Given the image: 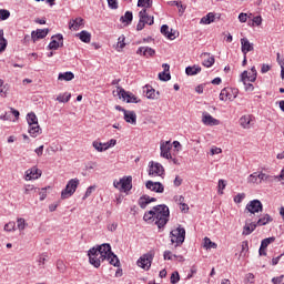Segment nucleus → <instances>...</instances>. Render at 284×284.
<instances>
[{
  "instance_id": "f257e3e1",
  "label": "nucleus",
  "mask_w": 284,
  "mask_h": 284,
  "mask_svg": "<svg viewBox=\"0 0 284 284\" xmlns=\"http://www.w3.org/2000/svg\"><path fill=\"white\" fill-rule=\"evenodd\" d=\"M88 256L89 263L93 265V267H101L103 261H108L113 267H119L121 265V261H119L116 254L112 252V246L108 243L90 248Z\"/></svg>"
},
{
  "instance_id": "f03ea898",
  "label": "nucleus",
  "mask_w": 284,
  "mask_h": 284,
  "mask_svg": "<svg viewBox=\"0 0 284 284\" xmlns=\"http://www.w3.org/2000/svg\"><path fill=\"white\" fill-rule=\"evenodd\" d=\"M143 220L149 223L152 221V223H155L159 230H161L165 227L168 221H170V207L165 204L156 205L153 210L144 214Z\"/></svg>"
},
{
  "instance_id": "7ed1b4c3",
  "label": "nucleus",
  "mask_w": 284,
  "mask_h": 284,
  "mask_svg": "<svg viewBox=\"0 0 284 284\" xmlns=\"http://www.w3.org/2000/svg\"><path fill=\"white\" fill-rule=\"evenodd\" d=\"M27 121L29 124L28 132L30 136H32L33 139H37V136L41 134V126L39 125V119L37 118V114L32 112L28 113Z\"/></svg>"
},
{
  "instance_id": "20e7f679",
  "label": "nucleus",
  "mask_w": 284,
  "mask_h": 284,
  "mask_svg": "<svg viewBox=\"0 0 284 284\" xmlns=\"http://www.w3.org/2000/svg\"><path fill=\"white\" fill-rule=\"evenodd\" d=\"M171 244L174 247H181L185 243V229L179 225L176 229L170 232Z\"/></svg>"
},
{
  "instance_id": "39448f33",
  "label": "nucleus",
  "mask_w": 284,
  "mask_h": 284,
  "mask_svg": "<svg viewBox=\"0 0 284 284\" xmlns=\"http://www.w3.org/2000/svg\"><path fill=\"white\" fill-rule=\"evenodd\" d=\"M113 187L120 192H130L132 190V176H123L120 180L113 181Z\"/></svg>"
},
{
  "instance_id": "423d86ee",
  "label": "nucleus",
  "mask_w": 284,
  "mask_h": 284,
  "mask_svg": "<svg viewBox=\"0 0 284 284\" xmlns=\"http://www.w3.org/2000/svg\"><path fill=\"white\" fill-rule=\"evenodd\" d=\"M152 261H154V252L150 251L143 254L136 262L138 267H141L145 272L150 271L152 267Z\"/></svg>"
},
{
  "instance_id": "0eeeda50",
  "label": "nucleus",
  "mask_w": 284,
  "mask_h": 284,
  "mask_svg": "<svg viewBox=\"0 0 284 284\" xmlns=\"http://www.w3.org/2000/svg\"><path fill=\"white\" fill-rule=\"evenodd\" d=\"M79 187V179H71L67 185L65 189L62 190L61 192V199L65 200V199H70V196H72V194H74L77 192V189Z\"/></svg>"
},
{
  "instance_id": "6e6552de",
  "label": "nucleus",
  "mask_w": 284,
  "mask_h": 284,
  "mask_svg": "<svg viewBox=\"0 0 284 284\" xmlns=\"http://www.w3.org/2000/svg\"><path fill=\"white\" fill-rule=\"evenodd\" d=\"M116 92H118L119 99L126 101V103H139V100H136L134 94L125 91V89L121 87H116Z\"/></svg>"
},
{
  "instance_id": "1a4fd4ad",
  "label": "nucleus",
  "mask_w": 284,
  "mask_h": 284,
  "mask_svg": "<svg viewBox=\"0 0 284 284\" xmlns=\"http://www.w3.org/2000/svg\"><path fill=\"white\" fill-rule=\"evenodd\" d=\"M165 174V169L159 162H151L149 169V176H163Z\"/></svg>"
},
{
  "instance_id": "9d476101",
  "label": "nucleus",
  "mask_w": 284,
  "mask_h": 284,
  "mask_svg": "<svg viewBox=\"0 0 284 284\" xmlns=\"http://www.w3.org/2000/svg\"><path fill=\"white\" fill-rule=\"evenodd\" d=\"M146 190H151V192H156V194H163L165 192V186L161 182L146 181L145 183Z\"/></svg>"
},
{
  "instance_id": "9b49d317",
  "label": "nucleus",
  "mask_w": 284,
  "mask_h": 284,
  "mask_svg": "<svg viewBox=\"0 0 284 284\" xmlns=\"http://www.w3.org/2000/svg\"><path fill=\"white\" fill-rule=\"evenodd\" d=\"M171 150H172V143L170 141L161 142L160 156H162V159H172V153H170Z\"/></svg>"
},
{
  "instance_id": "f8f14e48",
  "label": "nucleus",
  "mask_w": 284,
  "mask_h": 284,
  "mask_svg": "<svg viewBox=\"0 0 284 284\" xmlns=\"http://www.w3.org/2000/svg\"><path fill=\"white\" fill-rule=\"evenodd\" d=\"M246 210L251 214H256L258 212H263V203L260 200H252L246 204Z\"/></svg>"
},
{
  "instance_id": "ddd939ff",
  "label": "nucleus",
  "mask_w": 284,
  "mask_h": 284,
  "mask_svg": "<svg viewBox=\"0 0 284 284\" xmlns=\"http://www.w3.org/2000/svg\"><path fill=\"white\" fill-rule=\"evenodd\" d=\"M51 39L52 40L48 45L50 50H59V48H63V34L58 33L53 36Z\"/></svg>"
},
{
  "instance_id": "4468645a",
  "label": "nucleus",
  "mask_w": 284,
  "mask_h": 284,
  "mask_svg": "<svg viewBox=\"0 0 284 284\" xmlns=\"http://www.w3.org/2000/svg\"><path fill=\"white\" fill-rule=\"evenodd\" d=\"M236 99V93L230 88H224L220 93V101H234Z\"/></svg>"
},
{
  "instance_id": "2eb2a0df",
  "label": "nucleus",
  "mask_w": 284,
  "mask_h": 284,
  "mask_svg": "<svg viewBox=\"0 0 284 284\" xmlns=\"http://www.w3.org/2000/svg\"><path fill=\"white\" fill-rule=\"evenodd\" d=\"M41 170L37 166H33L26 172V181H36V179H41Z\"/></svg>"
},
{
  "instance_id": "dca6fc26",
  "label": "nucleus",
  "mask_w": 284,
  "mask_h": 284,
  "mask_svg": "<svg viewBox=\"0 0 284 284\" xmlns=\"http://www.w3.org/2000/svg\"><path fill=\"white\" fill-rule=\"evenodd\" d=\"M48 32H50V29H37L36 31H32L31 39L33 43H37L39 39H45L48 37Z\"/></svg>"
},
{
  "instance_id": "f3484780",
  "label": "nucleus",
  "mask_w": 284,
  "mask_h": 284,
  "mask_svg": "<svg viewBox=\"0 0 284 284\" xmlns=\"http://www.w3.org/2000/svg\"><path fill=\"white\" fill-rule=\"evenodd\" d=\"M241 50L244 55H247V52H254V43H251L247 38L241 39Z\"/></svg>"
},
{
  "instance_id": "a211bd4d",
  "label": "nucleus",
  "mask_w": 284,
  "mask_h": 284,
  "mask_svg": "<svg viewBox=\"0 0 284 284\" xmlns=\"http://www.w3.org/2000/svg\"><path fill=\"white\" fill-rule=\"evenodd\" d=\"M240 125H242V128L244 130H250V128H252V125H254V116L253 115H243L240 119Z\"/></svg>"
},
{
  "instance_id": "6ab92c4d",
  "label": "nucleus",
  "mask_w": 284,
  "mask_h": 284,
  "mask_svg": "<svg viewBox=\"0 0 284 284\" xmlns=\"http://www.w3.org/2000/svg\"><path fill=\"white\" fill-rule=\"evenodd\" d=\"M202 123H204V125H220L221 121H219L217 119H215L214 116L210 115V113L204 112L202 114Z\"/></svg>"
},
{
  "instance_id": "aec40b11",
  "label": "nucleus",
  "mask_w": 284,
  "mask_h": 284,
  "mask_svg": "<svg viewBox=\"0 0 284 284\" xmlns=\"http://www.w3.org/2000/svg\"><path fill=\"white\" fill-rule=\"evenodd\" d=\"M201 59H202V64L204 65V68H212V65H214V63H215L214 55H212L207 52L202 53Z\"/></svg>"
},
{
  "instance_id": "412c9836",
  "label": "nucleus",
  "mask_w": 284,
  "mask_h": 284,
  "mask_svg": "<svg viewBox=\"0 0 284 284\" xmlns=\"http://www.w3.org/2000/svg\"><path fill=\"white\" fill-rule=\"evenodd\" d=\"M156 197H150V195H143L139 200V205L142 207V210H145L150 203H155Z\"/></svg>"
},
{
  "instance_id": "4be33fe9",
  "label": "nucleus",
  "mask_w": 284,
  "mask_h": 284,
  "mask_svg": "<svg viewBox=\"0 0 284 284\" xmlns=\"http://www.w3.org/2000/svg\"><path fill=\"white\" fill-rule=\"evenodd\" d=\"M136 54H143V57H154L156 54V51L150 47H140L136 51Z\"/></svg>"
},
{
  "instance_id": "5701e85b",
  "label": "nucleus",
  "mask_w": 284,
  "mask_h": 284,
  "mask_svg": "<svg viewBox=\"0 0 284 284\" xmlns=\"http://www.w3.org/2000/svg\"><path fill=\"white\" fill-rule=\"evenodd\" d=\"M124 121L131 123V125H136V113L134 111H124Z\"/></svg>"
},
{
  "instance_id": "b1692460",
  "label": "nucleus",
  "mask_w": 284,
  "mask_h": 284,
  "mask_svg": "<svg viewBox=\"0 0 284 284\" xmlns=\"http://www.w3.org/2000/svg\"><path fill=\"white\" fill-rule=\"evenodd\" d=\"M241 81L244 83L246 92H254V84L247 83V81H250L247 78V71H244L241 74Z\"/></svg>"
},
{
  "instance_id": "393cba45",
  "label": "nucleus",
  "mask_w": 284,
  "mask_h": 284,
  "mask_svg": "<svg viewBox=\"0 0 284 284\" xmlns=\"http://www.w3.org/2000/svg\"><path fill=\"white\" fill-rule=\"evenodd\" d=\"M139 17H140V20H139V23L136 26V30L138 31H141L143 30V28H145V19H148V17H145V9H142L140 12H139Z\"/></svg>"
},
{
  "instance_id": "a878e982",
  "label": "nucleus",
  "mask_w": 284,
  "mask_h": 284,
  "mask_svg": "<svg viewBox=\"0 0 284 284\" xmlns=\"http://www.w3.org/2000/svg\"><path fill=\"white\" fill-rule=\"evenodd\" d=\"M257 224L255 222H252L250 224H245L243 227V236H250V234H252V232H254V230H256Z\"/></svg>"
},
{
  "instance_id": "bb28decb",
  "label": "nucleus",
  "mask_w": 284,
  "mask_h": 284,
  "mask_svg": "<svg viewBox=\"0 0 284 284\" xmlns=\"http://www.w3.org/2000/svg\"><path fill=\"white\" fill-rule=\"evenodd\" d=\"M161 33L164 34V37H168L171 41L176 39V37H174V32H172V29L170 31V27L168 24H163L161 27Z\"/></svg>"
},
{
  "instance_id": "cd10ccee",
  "label": "nucleus",
  "mask_w": 284,
  "mask_h": 284,
  "mask_svg": "<svg viewBox=\"0 0 284 284\" xmlns=\"http://www.w3.org/2000/svg\"><path fill=\"white\" fill-rule=\"evenodd\" d=\"M214 19H216V16L213 12H210L201 19L200 23L210 26V23H214Z\"/></svg>"
},
{
  "instance_id": "c85d7f7f",
  "label": "nucleus",
  "mask_w": 284,
  "mask_h": 284,
  "mask_svg": "<svg viewBox=\"0 0 284 284\" xmlns=\"http://www.w3.org/2000/svg\"><path fill=\"white\" fill-rule=\"evenodd\" d=\"M78 37H79L80 41H82L83 43H90V41L92 39V34L85 30L78 33Z\"/></svg>"
},
{
  "instance_id": "c756f323",
  "label": "nucleus",
  "mask_w": 284,
  "mask_h": 284,
  "mask_svg": "<svg viewBox=\"0 0 284 284\" xmlns=\"http://www.w3.org/2000/svg\"><path fill=\"white\" fill-rule=\"evenodd\" d=\"M81 26H83V19L82 18H77L75 20H71L69 22L70 30H79V28Z\"/></svg>"
},
{
  "instance_id": "7c9ffc66",
  "label": "nucleus",
  "mask_w": 284,
  "mask_h": 284,
  "mask_svg": "<svg viewBox=\"0 0 284 284\" xmlns=\"http://www.w3.org/2000/svg\"><path fill=\"white\" fill-rule=\"evenodd\" d=\"M70 99H72V94L69 92H64V93H60L57 97L55 101H58L59 103H68Z\"/></svg>"
},
{
  "instance_id": "2f4dec72",
  "label": "nucleus",
  "mask_w": 284,
  "mask_h": 284,
  "mask_svg": "<svg viewBox=\"0 0 284 284\" xmlns=\"http://www.w3.org/2000/svg\"><path fill=\"white\" fill-rule=\"evenodd\" d=\"M199 72H201V67L199 65L186 67L185 69V73L187 74V77H194L199 74Z\"/></svg>"
},
{
  "instance_id": "473e14b6",
  "label": "nucleus",
  "mask_w": 284,
  "mask_h": 284,
  "mask_svg": "<svg viewBox=\"0 0 284 284\" xmlns=\"http://www.w3.org/2000/svg\"><path fill=\"white\" fill-rule=\"evenodd\" d=\"M74 79V73L67 71L64 73H59L58 80L59 81H72Z\"/></svg>"
},
{
  "instance_id": "72a5a7b5",
  "label": "nucleus",
  "mask_w": 284,
  "mask_h": 284,
  "mask_svg": "<svg viewBox=\"0 0 284 284\" xmlns=\"http://www.w3.org/2000/svg\"><path fill=\"white\" fill-rule=\"evenodd\" d=\"M132 19H134V16L132 14L131 11H126L124 13V16H122L120 18V21H122V23H125L126 26H130V23H132Z\"/></svg>"
},
{
  "instance_id": "f704fd0d",
  "label": "nucleus",
  "mask_w": 284,
  "mask_h": 284,
  "mask_svg": "<svg viewBox=\"0 0 284 284\" xmlns=\"http://www.w3.org/2000/svg\"><path fill=\"white\" fill-rule=\"evenodd\" d=\"M267 223H272V216L270 214H264L255 225H267Z\"/></svg>"
},
{
  "instance_id": "c9c22d12",
  "label": "nucleus",
  "mask_w": 284,
  "mask_h": 284,
  "mask_svg": "<svg viewBox=\"0 0 284 284\" xmlns=\"http://www.w3.org/2000/svg\"><path fill=\"white\" fill-rule=\"evenodd\" d=\"M257 179H258L260 183H263V181H266L268 183L274 181V176H271V175L265 174L263 172L257 173Z\"/></svg>"
},
{
  "instance_id": "e433bc0d",
  "label": "nucleus",
  "mask_w": 284,
  "mask_h": 284,
  "mask_svg": "<svg viewBox=\"0 0 284 284\" xmlns=\"http://www.w3.org/2000/svg\"><path fill=\"white\" fill-rule=\"evenodd\" d=\"M163 256H164V261H174V258H179L180 261H183V256L174 255L170 251H165Z\"/></svg>"
},
{
  "instance_id": "4c0bfd02",
  "label": "nucleus",
  "mask_w": 284,
  "mask_h": 284,
  "mask_svg": "<svg viewBox=\"0 0 284 284\" xmlns=\"http://www.w3.org/2000/svg\"><path fill=\"white\" fill-rule=\"evenodd\" d=\"M276 241V237H266L262 240L260 248L267 250V246L271 245V243H274Z\"/></svg>"
},
{
  "instance_id": "58836bf2",
  "label": "nucleus",
  "mask_w": 284,
  "mask_h": 284,
  "mask_svg": "<svg viewBox=\"0 0 284 284\" xmlns=\"http://www.w3.org/2000/svg\"><path fill=\"white\" fill-rule=\"evenodd\" d=\"M146 99H156V90L150 85H145Z\"/></svg>"
},
{
  "instance_id": "ea45409f",
  "label": "nucleus",
  "mask_w": 284,
  "mask_h": 284,
  "mask_svg": "<svg viewBox=\"0 0 284 284\" xmlns=\"http://www.w3.org/2000/svg\"><path fill=\"white\" fill-rule=\"evenodd\" d=\"M204 247H206V250H216L217 245L216 243L212 242L210 237H204Z\"/></svg>"
},
{
  "instance_id": "a19ab883",
  "label": "nucleus",
  "mask_w": 284,
  "mask_h": 284,
  "mask_svg": "<svg viewBox=\"0 0 284 284\" xmlns=\"http://www.w3.org/2000/svg\"><path fill=\"white\" fill-rule=\"evenodd\" d=\"M8 48V40L3 38V30H0V52H3Z\"/></svg>"
},
{
  "instance_id": "79ce46f5",
  "label": "nucleus",
  "mask_w": 284,
  "mask_h": 284,
  "mask_svg": "<svg viewBox=\"0 0 284 284\" xmlns=\"http://www.w3.org/2000/svg\"><path fill=\"white\" fill-rule=\"evenodd\" d=\"M17 227H18V230H20V232H23V230H26V227H28V223H26V219L19 217L17 220Z\"/></svg>"
},
{
  "instance_id": "37998d69",
  "label": "nucleus",
  "mask_w": 284,
  "mask_h": 284,
  "mask_svg": "<svg viewBox=\"0 0 284 284\" xmlns=\"http://www.w3.org/2000/svg\"><path fill=\"white\" fill-rule=\"evenodd\" d=\"M123 48H125V36H121L118 39V45H116L118 52H121V50H123Z\"/></svg>"
},
{
  "instance_id": "c03bdc74",
  "label": "nucleus",
  "mask_w": 284,
  "mask_h": 284,
  "mask_svg": "<svg viewBox=\"0 0 284 284\" xmlns=\"http://www.w3.org/2000/svg\"><path fill=\"white\" fill-rule=\"evenodd\" d=\"M138 8H152V0H138Z\"/></svg>"
},
{
  "instance_id": "a18cd8bd",
  "label": "nucleus",
  "mask_w": 284,
  "mask_h": 284,
  "mask_svg": "<svg viewBox=\"0 0 284 284\" xmlns=\"http://www.w3.org/2000/svg\"><path fill=\"white\" fill-rule=\"evenodd\" d=\"M104 143H101V142H98V141H94L92 143L94 150H97V152H105V145H103Z\"/></svg>"
},
{
  "instance_id": "49530a36",
  "label": "nucleus",
  "mask_w": 284,
  "mask_h": 284,
  "mask_svg": "<svg viewBox=\"0 0 284 284\" xmlns=\"http://www.w3.org/2000/svg\"><path fill=\"white\" fill-rule=\"evenodd\" d=\"M45 261H48V253H42L38 258L39 267H43L45 265Z\"/></svg>"
},
{
  "instance_id": "de8ad7c7",
  "label": "nucleus",
  "mask_w": 284,
  "mask_h": 284,
  "mask_svg": "<svg viewBox=\"0 0 284 284\" xmlns=\"http://www.w3.org/2000/svg\"><path fill=\"white\" fill-rule=\"evenodd\" d=\"M10 19V12L6 9H0V21Z\"/></svg>"
},
{
  "instance_id": "09e8293b",
  "label": "nucleus",
  "mask_w": 284,
  "mask_h": 284,
  "mask_svg": "<svg viewBox=\"0 0 284 284\" xmlns=\"http://www.w3.org/2000/svg\"><path fill=\"white\" fill-rule=\"evenodd\" d=\"M159 79L160 81H170V79H172V75L163 71L159 73Z\"/></svg>"
},
{
  "instance_id": "8fccbe9b",
  "label": "nucleus",
  "mask_w": 284,
  "mask_h": 284,
  "mask_svg": "<svg viewBox=\"0 0 284 284\" xmlns=\"http://www.w3.org/2000/svg\"><path fill=\"white\" fill-rule=\"evenodd\" d=\"M14 227H17V223L14 222H9L4 225V231L6 232H14Z\"/></svg>"
},
{
  "instance_id": "3c124183",
  "label": "nucleus",
  "mask_w": 284,
  "mask_h": 284,
  "mask_svg": "<svg viewBox=\"0 0 284 284\" xmlns=\"http://www.w3.org/2000/svg\"><path fill=\"white\" fill-rule=\"evenodd\" d=\"M145 21L146 26H154V17L148 14V9H145Z\"/></svg>"
},
{
  "instance_id": "603ef678",
  "label": "nucleus",
  "mask_w": 284,
  "mask_h": 284,
  "mask_svg": "<svg viewBox=\"0 0 284 284\" xmlns=\"http://www.w3.org/2000/svg\"><path fill=\"white\" fill-rule=\"evenodd\" d=\"M179 281H181V275H179V273L175 271L171 275V283L176 284Z\"/></svg>"
},
{
  "instance_id": "864d4df0",
  "label": "nucleus",
  "mask_w": 284,
  "mask_h": 284,
  "mask_svg": "<svg viewBox=\"0 0 284 284\" xmlns=\"http://www.w3.org/2000/svg\"><path fill=\"white\" fill-rule=\"evenodd\" d=\"M248 183H257L258 182V172H254L247 179Z\"/></svg>"
},
{
  "instance_id": "5fc2aeb1",
  "label": "nucleus",
  "mask_w": 284,
  "mask_h": 284,
  "mask_svg": "<svg viewBox=\"0 0 284 284\" xmlns=\"http://www.w3.org/2000/svg\"><path fill=\"white\" fill-rule=\"evenodd\" d=\"M57 270H59V272H65V263H63V260L57 261Z\"/></svg>"
},
{
  "instance_id": "6e6d98bb",
  "label": "nucleus",
  "mask_w": 284,
  "mask_h": 284,
  "mask_svg": "<svg viewBox=\"0 0 284 284\" xmlns=\"http://www.w3.org/2000/svg\"><path fill=\"white\" fill-rule=\"evenodd\" d=\"M252 75H247L250 83H254L256 81V68L251 69Z\"/></svg>"
},
{
  "instance_id": "4d7b16f0",
  "label": "nucleus",
  "mask_w": 284,
  "mask_h": 284,
  "mask_svg": "<svg viewBox=\"0 0 284 284\" xmlns=\"http://www.w3.org/2000/svg\"><path fill=\"white\" fill-rule=\"evenodd\" d=\"M104 150H110V148H114L116 145V140L111 139L109 142L104 143Z\"/></svg>"
},
{
  "instance_id": "13d9d810",
  "label": "nucleus",
  "mask_w": 284,
  "mask_h": 284,
  "mask_svg": "<svg viewBox=\"0 0 284 284\" xmlns=\"http://www.w3.org/2000/svg\"><path fill=\"white\" fill-rule=\"evenodd\" d=\"M175 202L180 203L182 207H187V204H185V197L183 195L175 196Z\"/></svg>"
},
{
  "instance_id": "bf43d9fd",
  "label": "nucleus",
  "mask_w": 284,
  "mask_h": 284,
  "mask_svg": "<svg viewBox=\"0 0 284 284\" xmlns=\"http://www.w3.org/2000/svg\"><path fill=\"white\" fill-rule=\"evenodd\" d=\"M108 6L111 10H116L119 8V2H116V0H108Z\"/></svg>"
},
{
  "instance_id": "052dcab7",
  "label": "nucleus",
  "mask_w": 284,
  "mask_h": 284,
  "mask_svg": "<svg viewBox=\"0 0 284 284\" xmlns=\"http://www.w3.org/2000/svg\"><path fill=\"white\" fill-rule=\"evenodd\" d=\"M30 192H39V189L34 187V185H27L24 189V194H30Z\"/></svg>"
},
{
  "instance_id": "680f3d73",
  "label": "nucleus",
  "mask_w": 284,
  "mask_h": 284,
  "mask_svg": "<svg viewBox=\"0 0 284 284\" xmlns=\"http://www.w3.org/2000/svg\"><path fill=\"white\" fill-rule=\"evenodd\" d=\"M243 199H245V193H240L234 196V202L235 203H243Z\"/></svg>"
},
{
  "instance_id": "e2e57ef3",
  "label": "nucleus",
  "mask_w": 284,
  "mask_h": 284,
  "mask_svg": "<svg viewBox=\"0 0 284 284\" xmlns=\"http://www.w3.org/2000/svg\"><path fill=\"white\" fill-rule=\"evenodd\" d=\"M92 192H94V186H89L83 196V201H85V199H88L92 194Z\"/></svg>"
},
{
  "instance_id": "0e129e2a",
  "label": "nucleus",
  "mask_w": 284,
  "mask_h": 284,
  "mask_svg": "<svg viewBox=\"0 0 284 284\" xmlns=\"http://www.w3.org/2000/svg\"><path fill=\"white\" fill-rule=\"evenodd\" d=\"M250 250V244L247 241L242 242V251L241 254H244V252H247Z\"/></svg>"
},
{
  "instance_id": "69168bd1",
  "label": "nucleus",
  "mask_w": 284,
  "mask_h": 284,
  "mask_svg": "<svg viewBox=\"0 0 284 284\" xmlns=\"http://www.w3.org/2000/svg\"><path fill=\"white\" fill-rule=\"evenodd\" d=\"M221 152H223V150L221 148H216V146L211 148L212 156H214V154H221Z\"/></svg>"
},
{
  "instance_id": "338daca9",
  "label": "nucleus",
  "mask_w": 284,
  "mask_h": 284,
  "mask_svg": "<svg viewBox=\"0 0 284 284\" xmlns=\"http://www.w3.org/2000/svg\"><path fill=\"white\" fill-rule=\"evenodd\" d=\"M283 278H284V275L278 276V277H273V278H272V283H274V284H281V283H283Z\"/></svg>"
},
{
  "instance_id": "774afa93",
  "label": "nucleus",
  "mask_w": 284,
  "mask_h": 284,
  "mask_svg": "<svg viewBox=\"0 0 284 284\" xmlns=\"http://www.w3.org/2000/svg\"><path fill=\"white\" fill-rule=\"evenodd\" d=\"M246 281H247V284H254V274L248 273L246 275Z\"/></svg>"
}]
</instances>
